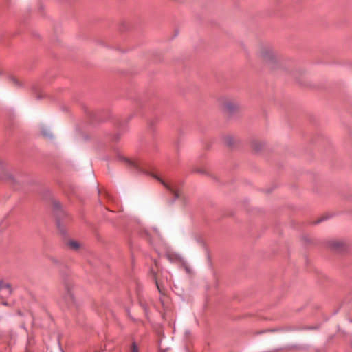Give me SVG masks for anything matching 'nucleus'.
I'll list each match as a JSON object with an SVG mask.
<instances>
[{
  "label": "nucleus",
  "mask_w": 352,
  "mask_h": 352,
  "mask_svg": "<svg viewBox=\"0 0 352 352\" xmlns=\"http://www.w3.org/2000/svg\"><path fill=\"white\" fill-rule=\"evenodd\" d=\"M155 178H156L161 184L168 190L171 194L174 196L173 201L176 200L179 197V191L177 184L175 182H167L161 178L154 175Z\"/></svg>",
  "instance_id": "obj_1"
},
{
  "label": "nucleus",
  "mask_w": 352,
  "mask_h": 352,
  "mask_svg": "<svg viewBox=\"0 0 352 352\" xmlns=\"http://www.w3.org/2000/svg\"><path fill=\"white\" fill-rule=\"evenodd\" d=\"M258 56L265 63H270L276 58L275 53L270 46L261 47L258 52Z\"/></svg>",
  "instance_id": "obj_2"
},
{
  "label": "nucleus",
  "mask_w": 352,
  "mask_h": 352,
  "mask_svg": "<svg viewBox=\"0 0 352 352\" xmlns=\"http://www.w3.org/2000/svg\"><path fill=\"white\" fill-rule=\"evenodd\" d=\"M225 108L228 113H232L238 109L239 104L236 102H228L225 104Z\"/></svg>",
  "instance_id": "obj_3"
},
{
  "label": "nucleus",
  "mask_w": 352,
  "mask_h": 352,
  "mask_svg": "<svg viewBox=\"0 0 352 352\" xmlns=\"http://www.w3.org/2000/svg\"><path fill=\"white\" fill-rule=\"evenodd\" d=\"M63 300H65V302L68 305V306H72L74 304V295L69 289H67V294Z\"/></svg>",
  "instance_id": "obj_4"
},
{
  "label": "nucleus",
  "mask_w": 352,
  "mask_h": 352,
  "mask_svg": "<svg viewBox=\"0 0 352 352\" xmlns=\"http://www.w3.org/2000/svg\"><path fill=\"white\" fill-rule=\"evenodd\" d=\"M127 162L129 166L134 168L137 170H138V171L142 170L143 168H142V165L140 164V162H138L137 161L131 160H128Z\"/></svg>",
  "instance_id": "obj_5"
},
{
  "label": "nucleus",
  "mask_w": 352,
  "mask_h": 352,
  "mask_svg": "<svg viewBox=\"0 0 352 352\" xmlns=\"http://www.w3.org/2000/svg\"><path fill=\"white\" fill-rule=\"evenodd\" d=\"M2 290H6L7 294L10 295L12 293V288H11L10 284L4 283L2 280V284L1 285V291H2Z\"/></svg>",
  "instance_id": "obj_6"
},
{
  "label": "nucleus",
  "mask_w": 352,
  "mask_h": 352,
  "mask_svg": "<svg viewBox=\"0 0 352 352\" xmlns=\"http://www.w3.org/2000/svg\"><path fill=\"white\" fill-rule=\"evenodd\" d=\"M330 247L335 250H339L342 246V243L340 241H333L329 243Z\"/></svg>",
  "instance_id": "obj_7"
},
{
  "label": "nucleus",
  "mask_w": 352,
  "mask_h": 352,
  "mask_svg": "<svg viewBox=\"0 0 352 352\" xmlns=\"http://www.w3.org/2000/svg\"><path fill=\"white\" fill-rule=\"evenodd\" d=\"M69 246L70 248L73 250H77L79 248L80 245L77 241H71L69 243Z\"/></svg>",
  "instance_id": "obj_8"
},
{
  "label": "nucleus",
  "mask_w": 352,
  "mask_h": 352,
  "mask_svg": "<svg viewBox=\"0 0 352 352\" xmlns=\"http://www.w3.org/2000/svg\"><path fill=\"white\" fill-rule=\"evenodd\" d=\"M42 134L43 135V136L45 137H52V134L50 133V132L47 130V129H44L42 131Z\"/></svg>",
  "instance_id": "obj_9"
},
{
  "label": "nucleus",
  "mask_w": 352,
  "mask_h": 352,
  "mask_svg": "<svg viewBox=\"0 0 352 352\" xmlns=\"http://www.w3.org/2000/svg\"><path fill=\"white\" fill-rule=\"evenodd\" d=\"M131 352H138V348L135 342L132 344Z\"/></svg>",
  "instance_id": "obj_10"
},
{
  "label": "nucleus",
  "mask_w": 352,
  "mask_h": 352,
  "mask_svg": "<svg viewBox=\"0 0 352 352\" xmlns=\"http://www.w3.org/2000/svg\"><path fill=\"white\" fill-rule=\"evenodd\" d=\"M11 80L16 85H18V81L15 78H12Z\"/></svg>",
  "instance_id": "obj_11"
},
{
  "label": "nucleus",
  "mask_w": 352,
  "mask_h": 352,
  "mask_svg": "<svg viewBox=\"0 0 352 352\" xmlns=\"http://www.w3.org/2000/svg\"><path fill=\"white\" fill-rule=\"evenodd\" d=\"M54 206L56 208H58V207H60V204L58 203H54Z\"/></svg>",
  "instance_id": "obj_12"
},
{
  "label": "nucleus",
  "mask_w": 352,
  "mask_h": 352,
  "mask_svg": "<svg viewBox=\"0 0 352 352\" xmlns=\"http://www.w3.org/2000/svg\"><path fill=\"white\" fill-rule=\"evenodd\" d=\"M324 220V219H320L319 220H318L316 223H319L320 222Z\"/></svg>",
  "instance_id": "obj_13"
},
{
  "label": "nucleus",
  "mask_w": 352,
  "mask_h": 352,
  "mask_svg": "<svg viewBox=\"0 0 352 352\" xmlns=\"http://www.w3.org/2000/svg\"><path fill=\"white\" fill-rule=\"evenodd\" d=\"M156 285H157V287L158 290H159L160 292H161L160 288V287H159L158 283H157V281H156Z\"/></svg>",
  "instance_id": "obj_14"
},
{
  "label": "nucleus",
  "mask_w": 352,
  "mask_h": 352,
  "mask_svg": "<svg viewBox=\"0 0 352 352\" xmlns=\"http://www.w3.org/2000/svg\"><path fill=\"white\" fill-rule=\"evenodd\" d=\"M4 305H7V302H3Z\"/></svg>",
  "instance_id": "obj_15"
}]
</instances>
